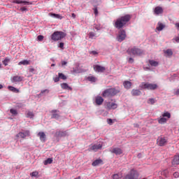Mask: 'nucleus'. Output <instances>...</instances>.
Instances as JSON below:
<instances>
[{
    "label": "nucleus",
    "instance_id": "f257e3e1",
    "mask_svg": "<svg viewBox=\"0 0 179 179\" xmlns=\"http://www.w3.org/2000/svg\"><path fill=\"white\" fill-rule=\"evenodd\" d=\"M131 19H132V15L129 14L122 15L116 20L114 26L116 29H122Z\"/></svg>",
    "mask_w": 179,
    "mask_h": 179
},
{
    "label": "nucleus",
    "instance_id": "f03ea898",
    "mask_svg": "<svg viewBox=\"0 0 179 179\" xmlns=\"http://www.w3.org/2000/svg\"><path fill=\"white\" fill-rule=\"evenodd\" d=\"M120 92V87L108 88L102 92L101 96L105 99L114 97V96H117Z\"/></svg>",
    "mask_w": 179,
    "mask_h": 179
},
{
    "label": "nucleus",
    "instance_id": "7ed1b4c3",
    "mask_svg": "<svg viewBox=\"0 0 179 179\" xmlns=\"http://www.w3.org/2000/svg\"><path fill=\"white\" fill-rule=\"evenodd\" d=\"M50 37L52 41H59V40H62V38L66 37V34L64 31H55Z\"/></svg>",
    "mask_w": 179,
    "mask_h": 179
},
{
    "label": "nucleus",
    "instance_id": "20e7f679",
    "mask_svg": "<svg viewBox=\"0 0 179 179\" xmlns=\"http://www.w3.org/2000/svg\"><path fill=\"white\" fill-rule=\"evenodd\" d=\"M141 90H156L158 86L157 84H152L150 83H141L139 85Z\"/></svg>",
    "mask_w": 179,
    "mask_h": 179
},
{
    "label": "nucleus",
    "instance_id": "39448f33",
    "mask_svg": "<svg viewBox=\"0 0 179 179\" xmlns=\"http://www.w3.org/2000/svg\"><path fill=\"white\" fill-rule=\"evenodd\" d=\"M127 52L130 55H143V54H145V52L134 46V48H131L130 49H128Z\"/></svg>",
    "mask_w": 179,
    "mask_h": 179
},
{
    "label": "nucleus",
    "instance_id": "423d86ee",
    "mask_svg": "<svg viewBox=\"0 0 179 179\" xmlns=\"http://www.w3.org/2000/svg\"><path fill=\"white\" fill-rule=\"evenodd\" d=\"M139 177V173H138V171L135 169H131L130 172L126 175L124 177V179H138Z\"/></svg>",
    "mask_w": 179,
    "mask_h": 179
},
{
    "label": "nucleus",
    "instance_id": "0eeeda50",
    "mask_svg": "<svg viewBox=\"0 0 179 179\" xmlns=\"http://www.w3.org/2000/svg\"><path fill=\"white\" fill-rule=\"evenodd\" d=\"M125 38H127V32L124 29H120L117 36V41H119V43H122V41H124Z\"/></svg>",
    "mask_w": 179,
    "mask_h": 179
},
{
    "label": "nucleus",
    "instance_id": "6e6552de",
    "mask_svg": "<svg viewBox=\"0 0 179 179\" xmlns=\"http://www.w3.org/2000/svg\"><path fill=\"white\" fill-rule=\"evenodd\" d=\"M27 136H30V131L25 130L24 131L19 132L16 135V138H21L22 139H26Z\"/></svg>",
    "mask_w": 179,
    "mask_h": 179
},
{
    "label": "nucleus",
    "instance_id": "1a4fd4ad",
    "mask_svg": "<svg viewBox=\"0 0 179 179\" xmlns=\"http://www.w3.org/2000/svg\"><path fill=\"white\" fill-rule=\"evenodd\" d=\"M107 110H115L118 107V104L115 102L108 101L106 105Z\"/></svg>",
    "mask_w": 179,
    "mask_h": 179
},
{
    "label": "nucleus",
    "instance_id": "9d476101",
    "mask_svg": "<svg viewBox=\"0 0 179 179\" xmlns=\"http://www.w3.org/2000/svg\"><path fill=\"white\" fill-rule=\"evenodd\" d=\"M103 148V144L101 143H96L94 144L93 145L90 146V152L93 150V152H97V150H101Z\"/></svg>",
    "mask_w": 179,
    "mask_h": 179
},
{
    "label": "nucleus",
    "instance_id": "9b49d317",
    "mask_svg": "<svg viewBox=\"0 0 179 179\" xmlns=\"http://www.w3.org/2000/svg\"><path fill=\"white\" fill-rule=\"evenodd\" d=\"M158 146H164L167 143V139L165 137H159L157 139Z\"/></svg>",
    "mask_w": 179,
    "mask_h": 179
},
{
    "label": "nucleus",
    "instance_id": "f8f14e48",
    "mask_svg": "<svg viewBox=\"0 0 179 179\" xmlns=\"http://www.w3.org/2000/svg\"><path fill=\"white\" fill-rule=\"evenodd\" d=\"M94 71H95V72L103 73L106 71V67L96 64L94 66Z\"/></svg>",
    "mask_w": 179,
    "mask_h": 179
},
{
    "label": "nucleus",
    "instance_id": "ddd939ff",
    "mask_svg": "<svg viewBox=\"0 0 179 179\" xmlns=\"http://www.w3.org/2000/svg\"><path fill=\"white\" fill-rule=\"evenodd\" d=\"M95 103L96 106H101V104L104 103V99H103V97L101 96H97L95 97Z\"/></svg>",
    "mask_w": 179,
    "mask_h": 179
},
{
    "label": "nucleus",
    "instance_id": "4468645a",
    "mask_svg": "<svg viewBox=\"0 0 179 179\" xmlns=\"http://www.w3.org/2000/svg\"><path fill=\"white\" fill-rule=\"evenodd\" d=\"M110 152L116 155H122V150L120 148H113Z\"/></svg>",
    "mask_w": 179,
    "mask_h": 179
},
{
    "label": "nucleus",
    "instance_id": "2eb2a0df",
    "mask_svg": "<svg viewBox=\"0 0 179 179\" xmlns=\"http://www.w3.org/2000/svg\"><path fill=\"white\" fill-rule=\"evenodd\" d=\"M66 135H68V132L66 131H57L55 133V136H57V138H62L64 136H66Z\"/></svg>",
    "mask_w": 179,
    "mask_h": 179
},
{
    "label": "nucleus",
    "instance_id": "dca6fc26",
    "mask_svg": "<svg viewBox=\"0 0 179 179\" xmlns=\"http://www.w3.org/2000/svg\"><path fill=\"white\" fill-rule=\"evenodd\" d=\"M38 136H39V139H40L41 142H45V139H46L45 133H44L43 131H40L38 134Z\"/></svg>",
    "mask_w": 179,
    "mask_h": 179
},
{
    "label": "nucleus",
    "instance_id": "f3484780",
    "mask_svg": "<svg viewBox=\"0 0 179 179\" xmlns=\"http://www.w3.org/2000/svg\"><path fill=\"white\" fill-rule=\"evenodd\" d=\"M22 80H23V77L19 76H15L13 77V79H12L13 83H15L16 82H22Z\"/></svg>",
    "mask_w": 179,
    "mask_h": 179
},
{
    "label": "nucleus",
    "instance_id": "a211bd4d",
    "mask_svg": "<svg viewBox=\"0 0 179 179\" xmlns=\"http://www.w3.org/2000/svg\"><path fill=\"white\" fill-rule=\"evenodd\" d=\"M154 13H155V15H161V13H163V8L157 6L155 8Z\"/></svg>",
    "mask_w": 179,
    "mask_h": 179
},
{
    "label": "nucleus",
    "instance_id": "6ab92c4d",
    "mask_svg": "<svg viewBox=\"0 0 179 179\" xmlns=\"http://www.w3.org/2000/svg\"><path fill=\"white\" fill-rule=\"evenodd\" d=\"M61 87L64 90H72V87H71L67 83H63L61 84Z\"/></svg>",
    "mask_w": 179,
    "mask_h": 179
},
{
    "label": "nucleus",
    "instance_id": "aec40b11",
    "mask_svg": "<svg viewBox=\"0 0 179 179\" xmlns=\"http://www.w3.org/2000/svg\"><path fill=\"white\" fill-rule=\"evenodd\" d=\"M58 112L59 111L57 110H52V118H55L56 120L59 118V113H58Z\"/></svg>",
    "mask_w": 179,
    "mask_h": 179
},
{
    "label": "nucleus",
    "instance_id": "412c9836",
    "mask_svg": "<svg viewBox=\"0 0 179 179\" xmlns=\"http://www.w3.org/2000/svg\"><path fill=\"white\" fill-rule=\"evenodd\" d=\"M123 86L124 89L129 90V88L132 86V83L130 81H124Z\"/></svg>",
    "mask_w": 179,
    "mask_h": 179
},
{
    "label": "nucleus",
    "instance_id": "4be33fe9",
    "mask_svg": "<svg viewBox=\"0 0 179 179\" xmlns=\"http://www.w3.org/2000/svg\"><path fill=\"white\" fill-rule=\"evenodd\" d=\"M173 166H177L179 164V157L178 155H175L172 161Z\"/></svg>",
    "mask_w": 179,
    "mask_h": 179
},
{
    "label": "nucleus",
    "instance_id": "5701e85b",
    "mask_svg": "<svg viewBox=\"0 0 179 179\" xmlns=\"http://www.w3.org/2000/svg\"><path fill=\"white\" fill-rule=\"evenodd\" d=\"M164 27H166V25H164V24L162 23V22H158L157 24V30H158V31H162V30H163V29H164Z\"/></svg>",
    "mask_w": 179,
    "mask_h": 179
},
{
    "label": "nucleus",
    "instance_id": "b1692460",
    "mask_svg": "<svg viewBox=\"0 0 179 179\" xmlns=\"http://www.w3.org/2000/svg\"><path fill=\"white\" fill-rule=\"evenodd\" d=\"M103 164V160L96 159L92 162V166H93V167H96V166H99V164Z\"/></svg>",
    "mask_w": 179,
    "mask_h": 179
},
{
    "label": "nucleus",
    "instance_id": "393cba45",
    "mask_svg": "<svg viewBox=\"0 0 179 179\" xmlns=\"http://www.w3.org/2000/svg\"><path fill=\"white\" fill-rule=\"evenodd\" d=\"M141 92L139 90H132L131 94L132 96H141Z\"/></svg>",
    "mask_w": 179,
    "mask_h": 179
},
{
    "label": "nucleus",
    "instance_id": "a878e982",
    "mask_svg": "<svg viewBox=\"0 0 179 179\" xmlns=\"http://www.w3.org/2000/svg\"><path fill=\"white\" fill-rule=\"evenodd\" d=\"M13 3H17V4L24 3V5H29V4H30V3L29 1H20V0H14L13 1Z\"/></svg>",
    "mask_w": 179,
    "mask_h": 179
},
{
    "label": "nucleus",
    "instance_id": "bb28decb",
    "mask_svg": "<svg viewBox=\"0 0 179 179\" xmlns=\"http://www.w3.org/2000/svg\"><path fill=\"white\" fill-rule=\"evenodd\" d=\"M18 65H30V60H22L18 63Z\"/></svg>",
    "mask_w": 179,
    "mask_h": 179
},
{
    "label": "nucleus",
    "instance_id": "cd10ccee",
    "mask_svg": "<svg viewBox=\"0 0 179 179\" xmlns=\"http://www.w3.org/2000/svg\"><path fill=\"white\" fill-rule=\"evenodd\" d=\"M8 90H10V92H13L14 93H19V90L15 87L8 86Z\"/></svg>",
    "mask_w": 179,
    "mask_h": 179
},
{
    "label": "nucleus",
    "instance_id": "c85d7f7f",
    "mask_svg": "<svg viewBox=\"0 0 179 179\" xmlns=\"http://www.w3.org/2000/svg\"><path fill=\"white\" fill-rule=\"evenodd\" d=\"M149 64L151 66H157V65H159V62L155 60H149Z\"/></svg>",
    "mask_w": 179,
    "mask_h": 179
},
{
    "label": "nucleus",
    "instance_id": "c756f323",
    "mask_svg": "<svg viewBox=\"0 0 179 179\" xmlns=\"http://www.w3.org/2000/svg\"><path fill=\"white\" fill-rule=\"evenodd\" d=\"M10 62V58L6 57L5 59L3 61V64L5 66H8V64Z\"/></svg>",
    "mask_w": 179,
    "mask_h": 179
},
{
    "label": "nucleus",
    "instance_id": "7c9ffc66",
    "mask_svg": "<svg viewBox=\"0 0 179 179\" xmlns=\"http://www.w3.org/2000/svg\"><path fill=\"white\" fill-rule=\"evenodd\" d=\"M159 124H164V122H167V119L164 117H161L158 120Z\"/></svg>",
    "mask_w": 179,
    "mask_h": 179
},
{
    "label": "nucleus",
    "instance_id": "2f4dec72",
    "mask_svg": "<svg viewBox=\"0 0 179 179\" xmlns=\"http://www.w3.org/2000/svg\"><path fill=\"white\" fill-rule=\"evenodd\" d=\"M52 163V158H48L44 161L45 166H47V164H51Z\"/></svg>",
    "mask_w": 179,
    "mask_h": 179
},
{
    "label": "nucleus",
    "instance_id": "473e14b6",
    "mask_svg": "<svg viewBox=\"0 0 179 179\" xmlns=\"http://www.w3.org/2000/svg\"><path fill=\"white\" fill-rule=\"evenodd\" d=\"M27 118H34V113L31 111H28L27 113Z\"/></svg>",
    "mask_w": 179,
    "mask_h": 179
},
{
    "label": "nucleus",
    "instance_id": "72a5a7b5",
    "mask_svg": "<svg viewBox=\"0 0 179 179\" xmlns=\"http://www.w3.org/2000/svg\"><path fill=\"white\" fill-rule=\"evenodd\" d=\"M165 54L168 55V57H171L173 55V50L171 49H168L164 52Z\"/></svg>",
    "mask_w": 179,
    "mask_h": 179
},
{
    "label": "nucleus",
    "instance_id": "f704fd0d",
    "mask_svg": "<svg viewBox=\"0 0 179 179\" xmlns=\"http://www.w3.org/2000/svg\"><path fill=\"white\" fill-rule=\"evenodd\" d=\"M59 79H62V80H66V76L64 75L62 73H58Z\"/></svg>",
    "mask_w": 179,
    "mask_h": 179
},
{
    "label": "nucleus",
    "instance_id": "c9c22d12",
    "mask_svg": "<svg viewBox=\"0 0 179 179\" xmlns=\"http://www.w3.org/2000/svg\"><path fill=\"white\" fill-rule=\"evenodd\" d=\"M87 80H89V82L94 83V82H96V77H94V76H88L87 77Z\"/></svg>",
    "mask_w": 179,
    "mask_h": 179
},
{
    "label": "nucleus",
    "instance_id": "e433bc0d",
    "mask_svg": "<svg viewBox=\"0 0 179 179\" xmlns=\"http://www.w3.org/2000/svg\"><path fill=\"white\" fill-rule=\"evenodd\" d=\"M89 36V38H91L92 40H93V38H95L94 37H96V34H94V32H90L88 34Z\"/></svg>",
    "mask_w": 179,
    "mask_h": 179
},
{
    "label": "nucleus",
    "instance_id": "4c0bfd02",
    "mask_svg": "<svg viewBox=\"0 0 179 179\" xmlns=\"http://www.w3.org/2000/svg\"><path fill=\"white\" fill-rule=\"evenodd\" d=\"M10 114H12L13 115H17V110H16L15 109L11 108L10 110Z\"/></svg>",
    "mask_w": 179,
    "mask_h": 179
},
{
    "label": "nucleus",
    "instance_id": "58836bf2",
    "mask_svg": "<svg viewBox=\"0 0 179 179\" xmlns=\"http://www.w3.org/2000/svg\"><path fill=\"white\" fill-rule=\"evenodd\" d=\"M161 175L164 176V177H167L169 176V171L167 170H164L161 172Z\"/></svg>",
    "mask_w": 179,
    "mask_h": 179
},
{
    "label": "nucleus",
    "instance_id": "ea45409f",
    "mask_svg": "<svg viewBox=\"0 0 179 179\" xmlns=\"http://www.w3.org/2000/svg\"><path fill=\"white\" fill-rule=\"evenodd\" d=\"M162 117H166L167 118H171V115L170 114V113L169 112H165L164 113V114L162 115Z\"/></svg>",
    "mask_w": 179,
    "mask_h": 179
},
{
    "label": "nucleus",
    "instance_id": "a19ab883",
    "mask_svg": "<svg viewBox=\"0 0 179 179\" xmlns=\"http://www.w3.org/2000/svg\"><path fill=\"white\" fill-rule=\"evenodd\" d=\"M50 16H53L54 17H56L57 19H61V15L59 14L51 13Z\"/></svg>",
    "mask_w": 179,
    "mask_h": 179
},
{
    "label": "nucleus",
    "instance_id": "79ce46f5",
    "mask_svg": "<svg viewBox=\"0 0 179 179\" xmlns=\"http://www.w3.org/2000/svg\"><path fill=\"white\" fill-rule=\"evenodd\" d=\"M30 176L31 177H37V176H38V171H34V172L30 173Z\"/></svg>",
    "mask_w": 179,
    "mask_h": 179
},
{
    "label": "nucleus",
    "instance_id": "37998d69",
    "mask_svg": "<svg viewBox=\"0 0 179 179\" xmlns=\"http://www.w3.org/2000/svg\"><path fill=\"white\" fill-rule=\"evenodd\" d=\"M71 72L72 73H80L79 69H78V67L73 68Z\"/></svg>",
    "mask_w": 179,
    "mask_h": 179
},
{
    "label": "nucleus",
    "instance_id": "c03bdc74",
    "mask_svg": "<svg viewBox=\"0 0 179 179\" xmlns=\"http://www.w3.org/2000/svg\"><path fill=\"white\" fill-rule=\"evenodd\" d=\"M148 104H155V99H148Z\"/></svg>",
    "mask_w": 179,
    "mask_h": 179
},
{
    "label": "nucleus",
    "instance_id": "a18cd8bd",
    "mask_svg": "<svg viewBox=\"0 0 179 179\" xmlns=\"http://www.w3.org/2000/svg\"><path fill=\"white\" fill-rule=\"evenodd\" d=\"M37 38L38 41H43V40H44V36L43 35H38Z\"/></svg>",
    "mask_w": 179,
    "mask_h": 179
},
{
    "label": "nucleus",
    "instance_id": "49530a36",
    "mask_svg": "<svg viewBox=\"0 0 179 179\" xmlns=\"http://www.w3.org/2000/svg\"><path fill=\"white\" fill-rule=\"evenodd\" d=\"M44 93L48 94V93H50V90H42L41 92V94H44Z\"/></svg>",
    "mask_w": 179,
    "mask_h": 179
},
{
    "label": "nucleus",
    "instance_id": "de8ad7c7",
    "mask_svg": "<svg viewBox=\"0 0 179 179\" xmlns=\"http://www.w3.org/2000/svg\"><path fill=\"white\" fill-rule=\"evenodd\" d=\"M113 179H120V175H118L117 173H115V174L113 175Z\"/></svg>",
    "mask_w": 179,
    "mask_h": 179
},
{
    "label": "nucleus",
    "instance_id": "09e8293b",
    "mask_svg": "<svg viewBox=\"0 0 179 179\" xmlns=\"http://www.w3.org/2000/svg\"><path fill=\"white\" fill-rule=\"evenodd\" d=\"M94 13L96 16L99 15V10H97V8H94Z\"/></svg>",
    "mask_w": 179,
    "mask_h": 179
},
{
    "label": "nucleus",
    "instance_id": "8fccbe9b",
    "mask_svg": "<svg viewBox=\"0 0 179 179\" xmlns=\"http://www.w3.org/2000/svg\"><path fill=\"white\" fill-rule=\"evenodd\" d=\"M64 43L61 42L59 45V48H61L62 50H64Z\"/></svg>",
    "mask_w": 179,
    "mask_h": 179
},
{
    "label": "nucleus",
    "instance_id": "3c124183",
    "mask_svg": "<svg viewBox=\"0 0 179 179\" xmlns=\"http://www.w3.org/2000/svg\"><path fill=\"white\" fill-rule=\"evenodd\" d=\"M128 62L129 64H134V59L132 57H129Z\"/></svg>",
    "mask_w": 179,
    "mask_h": 179
},
{
    "label": "nucleus",
    "instance_id": "603ef678",
    "mask_svg": "<svg viewBox=\"0 0 179 179\" xmlns=\"http://www.w3.org/2000/svg\"><path fill=\"white\" fill-rule=\"evenodd\" d=\"M90 54H92V55H97L99 54L96 50L91 51Z\"/></svg>",
    "mask_w": 179,
    "mask_h": 179
},
{
    "label": "nucleus",
    "instance_id": "864d4df0",
    "mask_svg": "<svg viewBox=\"0 0 179 179\" xmlns=\"http://www.w3.org/2000/svg\"><path fill=\"white\" fill-rule=\"evenodd\" d=\"M35 71L34 68L31 67L29 69V72H31V73H33Z\"/></svg>",
    "mask_w": 179,
    "mask_h": 179
},
{
    "label": "nucleus",
    "instance_id": "5fc2aeb1",
    "mask_svg": "<svg viewBox=\"0 0 179 179\" xmlns=\"http://www.w3.org/2000/svg\"><path fill=\"white\" fill-rule=\"evenodd\" d=\"M173 176L175 177V178H178L179 177V173L178 172H176L173 173Z\"/></svg>",
    "mask_w": 179,
    "mask_h": 179
},
{
    "label": "nucleus",
    "instance_id": "6e6d98bb",
    "mask_svg": "<svg viewBox=\"0 0 179 179\" xmlns=\"http://www.w3.org/2000/svg\"><path fill=\"white\" fill-rule=\"evenodd\" d=\"M20 10H21V12H25L26 10H27V8H26V7H22V8H20Z\"/></svg>",
    "mask_w": 179,
    "mask_h": 179
},
{
    "label": "nucleus",
    "instance_id": "4d7b16f0",
    "mask_svg": "<svg viewBox=\"0 0 179 179\" xmlns=\"http://www.w3.org/2000/svg\"><path fill=\"white\" fill-rule=\"evenodd\" d=\"M108 124H109V125H113V120L111 119H108Z\"/></svg>",
    "mask_w": 179,
    "mask_h": 179
},
{
    "label": "nucleus",
    "instance_id": "13d9d810",
    "mask_svg": "<svg viewBox=\"0 0 179 179\" xmlns=\"http://www.w3.org/2000/svg\"><path fill=\"white\" fill-rule=\"evenodd\" d=\"M175 96H179V88L174 92Z\"/></svg>",
    "mask_w": 179,
    "mask_h": 179
},
{
    "label": "nucleus",
    "instance_id": "bf43d9fd",
    "mask_svg": "<svg viewBox=\"0 0 179 179\" xmlns=\"http://www.w3.org/2000/svg\"><path fill=\"white\" fill-rule=\"evenodd\" d=\"M175 41H176V43H179V36H176V38H174Z\"/></svg>",
    "mask_w": 179,
    "mask_h": 179
},
{
    "label": "nucleus",
    "instance_id": "052dcab7",
    "mask_svg": "<svg viewBox=\"0 0 179 179\" xmlns=\"http://www.w3.org/2000/svg\"><path fill=\"white\" fill-rule=\"evenodd\" d=\"M54 81L56 82V83L59 82V77L55 78Z\"/></svg>",
    "mask_w": 179,
    "mask_h": 179
},
{
    "label": "nucleus",
    "instance_id": "680f3d73",
    "mask_svg": "<svg viewBox=\"0 0 179 179\" xmlns=\"http://www.w3.org/2000/svg\"><path fill=\"white\" fill-rule=\"evenodd\" d=\"M71 16L73 19H76V15L75 13H72Z\"/></svg>",
    "mask_w": 179,
    "mask_h": 179
},
{
    "label": "nucleus",
    "instance_id": "e2e57ef3",
    "mask_svg": "<svg viewBox=\"0 0 179 179\" xmlns=\"http://www.w3.org/2000/svg\"><path fill=\"white\" fill-rule=\"evenodd\" d=\"M67 62L65 61L62 62V65L64 66V65H66Z\"/></svg>",
    "mask_w": 179,
    "mask_h": 179
},
{
    "label": "nucleus",
    "instance_id": "0e129e2a",
    "mask_svg": "<svg viewBox=\"0 0 179 179\" xmlns=\"http://www.w3.org/2000/svg\"><path fill=\"white\" fill-rule=\"evenodd\" d=\"M3 87V85H0V89H2Z\"/></svg>",
    "mask_w": 179,
    "mask_h": 179
},
{
    "label": "nucleus",
    "instance_id": "69168bd1",
    "mask_svg": "<svg viewBox=\"0 0 179 179\" xmlns=\"http://www.w3.org/2000/svg\"><path fill=\"white\" fill-rule=\"evenodd\" d=\"M51 66H55V64H52Z\"/></svg>",
    "mask_w": 179,
    "mask_h": 179
},
{
    "label": "nucleus",
    "instance_id": "338daca9",
    "mask_svg": "<svg viewBox=\"0 0 179 179\" xmlns=\"http://www.w3.org/2000/svg\"><path fill=\"white\" fill-rule=\"evenodd\" d=\"M76 179H81L80 176H78V178H76Z\"/></svg>",
    "mask_w": 179,
    "mask_h": 179
},
{
    "label": "nucleus",
    "instance_id": "774afa93",
    "mask_svg": "<svg viewBox=\"0 0 179 179\" xmlns=\"http://www.w3.org/2000/svg\"><path fill=\"white\" fill-rule=\"evenodd\" d=\"M0 68H1V64H0Z\"/></svg>",
    "mask_w": 179,
    "mask_h": 179
}]
</instances>
